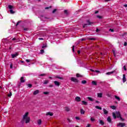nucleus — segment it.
<instances>
[{"label": "nucleus", "mask_w": 127, "mask_h": 127, "mask_svg": "<svg viewBox=\"0 0 127 127\" xmlns=\"http://www.w3.org/2000/svg\"><path fill=\"white\" fill-rule=\"evenodd\" d=\"M55 78H57L58 79H63V78L61 77H60L59 76H56Z\"/></svg>", "instance_id": "e433bc0d"}, {"label": "nucleus", "mask_w": 127, "mask_h": 127, "mask_svg": "<svg viewBox=\"0 0 127 127\" xmlns=\"http://www.w3.org/2000/svg\"><path fill=\"white\" fill-rule=\"evenodd\" d=\"M75 48V46H73L72 47V52H74L75 51V50L74 49Z\"/></svg>", "instance_id": "3c124183"}, {"label": "nucleus", "mask_w": 127, "mask_h": 127, "mask_svg": "<svg viewBox=\"0 0 127 127\" xmlns=\"http://www.w3.org/2000/svg\"><path fill=\"white\" fill-rule=\"evenodd\" d=\"M124 69L125 70V71H127V67H126V65H124Z\"/></svg>", "instance_id": "de8ad7c7"}, {"label": "nucleus", "mask_w": 127, "mask_h": 127, "mask_svg": "<svg viewBox=\"0 0 127 127\" xmlns=\"http://www.w3.org/2000/svg\"><path fill=\"white\" fill-rule=\"evenodd\" d=\"M65 111H66V112H70V108H69L68 107H66Z\"/></svg>", "instance_id": "473e14b6"}, {"label": "nucleus", "mask_w": 127, "mask_h": 127, "mask_svg": "<svg viewBox=\"0 0 127 127\" xmlns=\"http://www.w3.org/2000/svg\"><path fill=\"white\" fill-rule=\"evenodd\" d=\"M115 98L118 100V101H121V99L119 97V96H117V95H115Z\"/></svg>", "instance_id": "a878e982"}, {"label": "nucleus", "mask_w": 127, "mask_h": 127, "mask_svg": "<svg viewBox=\"0 0 127 127\" xmlns=\"http://www.w3.org/2000/svg\"><path fill=\"white\" fill-rule=\"evenodd\" d=\"M37 94H39V90H36L33 92V95L34 96L37 95Z\"/></svg>", "instance_id": "9b49d317"}, {"label": "nucleus", "mask_w": 127, "mask_h": 127, "mask_svg": "<svg viewBox=\"0 0 127 127\" xmlns=\"http://www.w3.org/2000/svg\"><path fill=\"white\" fill-rule=\"evenodd\" d=\"M49 78V79H51V80H52L53 79V77H52L51 76H50Z\"/></svg>", "instance_id": "69168bd1"}, {"label": "nucleus", "mask_w": 127, "mask_h": 127, "mask_svg": "<svg viewBox=\"0 0 127 127\" xmlns=\"http://www.w3.org/2000/svg\"><path fill=\"white\" fill-rule=\"evenodd\" d=\"M89 39H90V40H95V39H94L93 38H90Z\"/></svg>", "instance_id": "13d9d810"}, {"label": "nucleus", "mask_w": 127, "mask_h": 127, "mask_svg": "<svg viewBox=\"0 0 127 127\" xmlns=\"http://www.w3.org/2000/svg\"><path fill=\"white\" fill-rule=\"evenodd\" d=\"M20 81L21 83H24V78H23V77H21Z\"/></svg>", "instance_id": "bb28decb"}, {"label": "nucleus", "mask_w": 127, "mask_h": 127, "mask_svg": "<svg viewBox=\"0 0 127 127\" xmlns=\"http://www.w3.org/2000/svg\"><path fill=\"white\" fill-rule=\"evenodd\" d=\"M75 119H76V120H78V121H80V118H79L78 117H76Z\"/></svg>", "instance_id": "8fccbe9b"}, {"label": "nucleus", "mask_w": 127, "mask_h": 127, "mask_svg": "<svg viewBox=\"0 0 127 127\" xmlns=\"http://www.w3.org/2000/svg\"><path fill=\"white\" fill-rule=\"evenodd\" d=\"M87 24L88 25H91L93 23L91 22L89 20L87 21Z\"/></svg>", "instance_id": "c756f323"}, {"label": "nucleus", "mask_w": 127, "mask_h": 127, "mask_svg": "<svg viewBox=\"0 0 127 127\" xmlns=\"http://www.w3.org/2000/svg\"><path fill=\"white\" fill-rule=\"evenodd\" d=\"M96 109H97V110H102V107L96 106H95Z\"/></svg>", "instance_id": "cd10ccee"}, {"label": "nucleus", "mask_w": 127, "mask_h": 127, "mask_svg": "<svg viewBox=\"0 0 127 127\" xmlns=\"http://www.w3.org/2000/svg\"><path fill=\"white\" fill-rule=\"evenodd\" d=\"M45 74H40V76H45Z\"/></svg>", "instance_id": "4d7b16f0"}, {"label": "nucleus", "mask_w": 127, "mask_h": 127, "mask_svg": "<svg viewBox=\"0 0 127 127\" xmlns=\"http://www.w3.org/2000/svg\"><path fill=\"white\" fill-rule=\"evenodd\" d=\"M92 84L94 86H97V82H96L95 80L92 81Z\"/></svg>", "instance_id": "412c9836"}, {"label": "nucleus", "mask_w": 127, "mask_h": 127, "mask_svg": "<svg viewBox=\"0 0 127 127\" xmlns=\"http://www.w3.org/2000/svg\"><path fill=\"white\" fill-rule=\"evenodd\" d=\"M95 72H96V73H100V71L99 70H95Z\"/></svg>", "instance_id": "680f3d73"}, {"label": "nucleus", "mask_w": 127, "mask_h": 127, "mask_svg": "<svg viewBox=\"0 0 127 127\" xmlns=\"http://www.w3.org/2000/svg\"><path fill=\"white\" fill-rule=\"evenodd\" d=\"M48 83H49V81L48 80H45L44 84H48Z\"/></svg>", "instance_id": "72a5a7b5"}, {"label": "nucleus", "mask_w": 127, "mask_h": 127, "mask_svg": "<svg viewBox=\"0 0 127 127\" xmlns=\"http://www.w3.org/2000/svg\"><path fill=\"white\" fill-rule=\"evenodd\" d=\"M70 80L72 82H74L75 83H78V82H79V80H78V79L77 78H76V77H71L70 78Z\"/></svg>", "instance_id": "423d86ee"}, {"label": "nucleus", "mask_w": 127, "mask_h": 127, "mask_svg": "<svg viewBox=\"0 0 127 127\" xmlns=\"http://www.w3.org/2000/svg\"><path fill=\"white\" fill-rule=\"evenodd\" d=\"M27 86H28V87L29 88H31V87H32V85H31V84H28L27 85Z\"/></svg>", "instance_id": "79ce46f5"}, {"label": "nucleus", "mask_w": 127, "mask_h": 127, "mask_svg": "<svg viewBox=\"0 0 127 127\" xmlns=\"http://www.w3.org/2000/svg\"><path fill=\"white\" fill-rule=\"evenodd\" d=\"M21 22V21H19L17 23V24H16V26H17V25H18V24H19V23H20Z\"/></svg>", "instance_id": "a18cd8bd"}, {"label": "nucleus", "mask_w": 127, "mask_h": 127, "mask_svg": "<svg viewBox=\"0 0 127 127\" xmlns=\"http://www.w3.org/2000/svg\"><path fill=\"white\" fill-rule=\"evenodd\" d=\"M28 112H26L23 116V121L25 122L26 124H28L30 121V118L28 117Z\"/></svg>", "instance_id": "f257e3e1"}, {"label": "nucleus", "mask_w": 127, "mask_h": 127, "mask_svg": "<svg viewBox=\"0 0 127 127\" xmlns=\"http://www.w3.org/2000/svg\"><path fill=\"white\" fill-rule=\"evenodd\" d=\"M99 124L100 125H102V126H104V125H105V123L103 120H99Z\"/></svg>", "instance_id": "a211bd4d"}, {"label": "nucleus", "mask_w": 127, "mask_h": 127, "mask_svg": "<svg viewBox=\"0 0 127 127\" xmlns=\"http://www.w3.org/2000/svg\"><path fill=\"white\" fill-rule=\"evenodd\" d=\"M81 84H87V81H86V80H82L81 81Z\"/></svg>", "instance_id": "2f4dec72"}, {"label": "nucleus", "mask_w": 127, "mask_h": 127, "mask_svg": "<svg viewBox=\"0 0 127 127\" xmlns=\"http://www.w3.org/2000/svg\"><path fill=\"white\" fill-rule=\"evenodd\" d=\"M8 7L9 9L10 10V13H11V14H13L15 13V11H13V10H12L14 8V7H13L11 5H9L8 6Z\"/></svg>", "instance_id": "7ed1b4c3"}, {"label": "nucleus", "mask_w": 127, "mask_h": 127, "mask_svg": "<svg viewBox=\"0 0 127 127\" xmlns=\"http://www.w3.org/2000/svg\"><path fill=\"white\" fill-rule=\"evenodd\" d=\"M90 121H91V122H95V121H96V119H95V118H93V117H91V118H90Z\"/></svg>", "instance_id": "c85d7f7f"}, {"label": "nucleus", "mask_w": 127, "mask_h": 127, "mask_svg": "<svg viewBox=\"0 0 127 127\" xmlns=\"http://www.w3.org/2000/svg\"><path fill=\"white\" fill-rule=\"evenodd\" d=\"M88 100L89 101H90V102H93L94 101V99L92 97H87Z\"/></svg>", "instance_id": "b1692460"}, {"label": "nucleus", "mask_w": 127, "mask_h": 127, "mask_svg": "<svg viewBox=\"0 0 127 127\" xmlns=\"http://www.w3.org/2000/svg\"><path fill=\"white\" fill-rule=\"evenodd\" d=\"M49 87H50V88H52V87H53V85H49Z\"/></svg>", "instance_id": "0e129e2a"}, {"label": "nucleus", "mask_w": 127, "mask_h": 127, "mask_svg": "<svg viewBox=\"0 0 127 127\" xmlns=\"http://www.w3.org/2000/svg\"><path fill=\"white\" fill-rule=\"evenodd\" d=\"M43 94H44V95H48V94H49V92H44Z\"/></svg>", "instance_id": "a19ab883"}, {"label": "nucleus", "mask_w": 127, "mask_h": 127, "mask_svg": "<svg viewBox=\"0 0 127 127\" xmlns=\"http://www.w3.org/2000/svg\"><path fill=\"white\" fill-rule=\"evenodd\" d=\"M17 56H18V53H15V54L11 55V58H15Z\"/></svg>", "instance_id": "1a4fd4ad"}, {"label": "nucleus", "mask_w": 127, "mask_h": 127, "mask_svg": "<svg viewBox=\"0 0 127 127\" xmlns=\"http://www.w3.org/2000/svg\"><path fill=\"white\" fill-rule=\"evenodd\" d=\"M46 115L50 116V117H52V116H53V113H52V112H48V113H47Z\"/></svg>", "instance_id": "dca6fc26"}, {"label": "nucleus", "mask_w": 127, "mask_h": 127, "mask_svg": "<svg viewBox=\"0 0 127 127\" xmlns=\"http://www.w3.org/2000/svg\"><path fill=\"white\" fill-rule=\"evenodd\" d=\"M100 31V30L99 29H96V32H99Z\"/></svg>", "instance_id": "bf43d9fd"}, {"label": "nucleus", "mask_w": 127, "mask_h": 127, "mask_svg": "<svg viewBox=\"0 0 127 127\" xmlns=\"http://www.w3.org/2000/svg\"><path fill=\"white\" fill-rule=\"evenodd\" d=\"M97 97L98 98H102L103 97V93H97Z\"/></svg>", "instance_id": "ddd939ff"}, {"label": "nucleus", "mask_w": 127, "mask_h": 127, "mask_svg": "<svg viewBox=\"0 0 127 127\" xmlns=\"http://www.w3.org/2000/svg\"><path fill=\"white\" fill-rule=\"evenodd\" d=\"M45 47H46V46L45 45V46H43L42 47V48H45Z\"/></svg>", "instance_id": "338daca9"}, {"label": "nucleus", "mask_w": 127, "mask_h": 127, "mask_svg": "<svg viewBox=\"0 0 127 127\" xmlns=\"http://www.w3.org/2000/svg\"><path fill=\"white\" fill-rule=\"evenodd\" d=\"M113 117L114 119H117V118H120L121 117V113L120 112H116V113L115 112L113 113Z\"/></svg>", "instance_id": "f03ea898"}, {"label": "nucleus", "mask_w": 127, "mask_h": 127, "mask_svg": "<svg viewBox=\"0 0 127 127\" xmlns=\"http://www.w3.org/2000/svg\"><path fill=\"white\" fill-rule=\"evenodd\" d=\"M113 73H115V71L108 72H107L106 74V75H111L112 74H113Z\"/></svg>", "instance_id": "6ab92c4d"}, {"label": "nucleus", "mask_w": 127, "mask_h": 127, "mask_svg": "<svg viewBox=\"0 0 127 127\" xmlns=\"http://www.w3.org/2000/svg\"><path fill=\"white\" fill-rule=\"evenodd\" d=\"M109 30L110 31H111V32H114V29H110Z\"/></svg>", "instance_id": "603ef678"}, {"label": "nucleus", "mask_w": 127, "mask_h": 127, "mask_svg": "<svg viewBox=\"0 0 127 127\" xmlns=\"http://www.w3.org/2000/svg\"><path fill=\"white\" fill-rule=\"evenodd\" d=\"M11 93H10V94H9L8 95V97H11Z\"/></svg>", "instance_id": "6e6d98bb"}, {"label": "nucleus", "mask_w": 127, "mask_h": 127, "mask_svg": "<svg viewBox=\"0 0 127 127\" xmlns=\"http://www.w3.org/2000/svg\"><path fill=\"white\" fill-rule=\"evenodd\" d=\"M39 40H43V38H39Z\"/></svg>", "instance_id": "052dcab7"}, {"label": "nucleus", "mask_w": 127, "mask_h": 127, "mask_svg": "<svg viewBox=\"0 0 127 127\" xmlns=\"http://www.w3.org/2000/svg\"><path fill=\"white\" fill-rule=\"evenodd\" d=\"M126 126V124L125 123H119L118 125V127H124Z\"/></svg>", "instance_id": "0eeeda50"}, {"label": "nucleus", "mask_w": 127, "mask_h": 127, "mask_svg": "<svg viewBox=\"0 0 127 127\" xmlns=\"http://www.w3.org/2000/svg\"><path fill=\"white\" fill-rule=\"evenodd\" d=\"M103 113L105 115H108V114H109V112L105 109H103Z\"/></svg>", "instance_id": "f3484780"}, {"label": "nucleus", "mask_w": 127, "mask_h": 127, "mask_svg": "<svg viewBox=\"0 0 127 127\" xmlns=\"http://www.w3.org/2000/svg\"><path fill=\"white\" fill-rule=\"evenodd\" d=\"M64 12L65 14H68V10H65L64 11Z\"/></svg>", "instance_id": "ea45409f"}, {"label": "nucleus", "mask_w": 127, "mask_h": 127, "mask_svg": "<svg viewBox=\"0 0 127 127\" xmlns=\"http://www.w3.org/2000/svg\"><path fill=\"white\" fill-rule=\"evenodd\" d=\"M123 81L124 83H125V82L127 81V78H126V74H123Z\"/></svg>", "instance_id": "2eb2a0df"}, {"label": "nucleus", "mask_w": 127, "mask_h": 127, "mask_svg": "<svg viewBox=\"0 0 127 127\" xmlns=\"http://www.w3.org/2000/svg\"><path fill=\"white\" fill-rule=\"evenodd\" d=\"M119 118H120L121 121H122V122H124L125 121V119H124V118H122L121 116H120Z\"/></svg>", "instance_id": "4c0bfd02"}, {"label": "nucleus", "mask_w": 127, "mask_h": 127, "mask_svg": "<svg viewBox=\"0 0 127 127\" xmlns=\"http://www.w3.org/2000/svg\"><path fill=\"white\" fill-rule=\"evenodd\" d=\"M113 54L115 56V57H116L117 56V55L116 54V51H115V50H113Z\"/></svg>", "instance_id": "7c9ffc66"}, {"label": "nucleus", "mask_w": 127, "mask_h": 127, "mask_svg": "<svg viewBox=\"0 0 127 127\" xmlns=\"http://www.w3.org/2000/svg\"><path fill=\"white\" fill-rule=\"evenodd\" d=\"M19 42V39L18 38H14L11 40V42H13L14 43H16V42Z\"/></svg>", "instance_id": "20e7f679"}, {"label": "nucleus", "mask_w": 127, "mask_h": 127, "mask_svg": "<svg viewBox=\"0 0 127 127\" xmlns=\"http://www.w3.org/2000/svg\"><path fill=\"white\" fill-rule=\"evenodd\" d=\"M40 18L42 21H46V19H47V17L43 15L40 16Z\"/></svg>", "instance_id": "39448f33"}, {"label": "nucleus", "mask_w": 127, "mask_h": 127, "mask_svg": "<svg viewBox=\"0 0 127 127\" xmlns=\"http://www.w3.org/2000/svg\"><path fill=\"white\" fill-rule=\"evenodd\" d=\"M125 7H127V4H124Z\"/></svg>", "instance_id": "774afa93"}, {"label": "nucleus", "mask_w": 127, "mask_h": 127, "mask_svg": "<svg viewBox=\"0 0 127 127\" xmlns=\"http://www.w3.org/2000/svg\"><path fill=\"white\" fill-rule=\"evenodd\" d=\"M86 127H91V124H88Z\"/></svg>", "instance_id": "49530a36"}, {"label": "nucleus", "mask_w": 127, "mask_h": 127, "mask_svg": "<svg viewBox=\"0 0 127 127\" xmlns=\"http://www.w3.org/2000/svg\"><path fill=\"white\" fill-rule=\"evenodd\" d=\"M111 108L112 109V110H116V106H111Z\"/></svg>", "instance_id": "f704fd0d"}, {"label": "nucleus", "mask_w": 127, "mask_h": 127, "mask_svg": "<svg viewBox=\"0 0 127 127\" xmlns=\"http://www.w3.org/2000/svg\"><path fill=\"white\" fill-rule=\"evenodd\" d=\"M75 101L77 102H80L81 101V98H80L79 96H77L75 98Z\"/></svg>", "instance_id": "4468645a"}, {"label": "nucleus", "mask_w": 127, "mask_h": 127, "mask_svg": "<svg viewBox=\"0 0 127 127\" xmlns=\"http://www.w3.org/2000/svg\"><path fill=\"white\" fill-rule=\"evenodd\" d=\"M127 42H125L124 43V46H127Z\"/></svg>", "instance_id": "e2e57ef3"}, {"label": "nucleus", "mask_w": 127, "mask_h": 127, "mask_svg": "<svg viewBox=\"0 0 127 127\" xmlns=\"http://www.w3.org/2000/svg\"><path fill=\"white\" fill-rule=\"evenodd\" d=\"M54 84L56 86H58V87H59V86H60V83H59V82L57 81H55Z\"/></svg>", "instance_id": "9d476101"}, {"label": "nucleus", "mask_w": 127, "mask_h": 127, "mask_svg": "<svg viewBox=\"0 0 127 127\" xmlns=\"http://www.w3.org/2000/svg\"><path fill=\"white\" fill-rule=\"evenodd\" d=\"M67 122H68V123H71V120H70V119L69 118H68Z\"/></svg>", "instance_id": "5fc2aeb1"}, {"label": "nucleus", "mask_w": 127, "mask_h": 127, "mask_svg": "<svg viewBox=\"0 0 127 127\" xmlns=\"http://www.w3.org/2000/svg\"><path fill=\"white\" fill-rule=\"evenodd\" d=\"M57 10V9H55L53 11V13H54L56 12Z\"/></svg>", "instance_id": "09e8293b"}, {"label": "nucleus", "mask_w": 127, "mask_h": 127, "mask_svg": "<svg viewBox=\"0 0 127 127\" xmlns=\"http://www.w3.org/2000/svg\"><path fill=\"white\" fill-rule=\"evenodd\" d=\"M107 121L110 124H112V119H111V117L109 116L107 118Z\"/></svg>", "instance_id": "f8f14e48"}, {"label": "nucleus", "mask_w": 127, "mask_h": 127, "mask_svg": "<svg viewBox=\"0 0 127 127\" xmlns=\"http://www.w3.org/2000/svg\"><path fill=\"white\" fill-rule=\"evenodd\" d=\"M76 77L77 78H81V77H83V76H82V75H81L79 73H77V74H76Z\"/></svg>", "instance_id": "393cba45"}, {"label": "nucleus", "mask_w": 127, "mask_h": 127, "mask_svg": "<svg viewBox=\"0 0 127 127\" xmlns=\"http://www.w3.org/2000/svg\"><path fill=\"white\" fill-rule=\"evenodd\" d=\"M97 17H98V18H100V19L102 18V16H99V15H97Z\"/></svg>", "instance_id": "864d4df0"}, {"label": "nucleus", "mask_w": 127, "mask_h": 127, "mask_svg": "<svg viewBox=\"0 0 127 127\" xmlns=\"http://www.w3.org/2000/svg\"><path fill=\"white\" fill-rule=\"evenodd\" d=\"M30 61H31V60H28V59L26 60V62H27V63L30 62Z\"/></svg>", "instance_id": "37998d69"}, {"label": "nucleus", "mask_w": 127, "mask_h": 127, "mask_svg": "<svg viewBox=\"0 0 127 127\" xmlns=\"http://www.w3.org/2000/svg\"><path fill=\"white\" fill-rule=\"evenodd\" d=\"M82 105H84L85 106H87V104H88V103L85 101H82Z\"/></svg>", "instance_id": "4be33fe9"}, {"label": "nucleus", "mask_w": 127, "mask_h": 127, "mask_svg": "<svg viewBox=\"0 0 127 127\" xmlns=\"http://www.w3.org/2000/svg\"><path fill=\"white\" fill-rule=\"evenodd\" d=\"M81 41H85V39H81L79 40V41H77V43H76V44H77V45L79 44V43H80V42H81Z\"/></svg>", "instance_id": "aec40b11"}, {"label": "nucleus", "mask_w": 127, "mask_h": 127, "mask_svg": "<svg viewBox=\"0 0 127 127\" xmlns=\"http://www.w3.org/2000/svg\"><path fill=\"white\" fill-rule=\"evenodd\" d=\"M38 126H40L42 124V120L41 119H38L37 121Z\"/></svg>", "instance_id": "6e6552de"}, {"label": "nucleus", "mask_w": 127, "mask_h": 127, "mask_svg": "<svg viewBox=\"0 0 127 127\" xmlns=\"http://www.w3.org/2000/svg\"><path fill=\"white\" fill-rule=\"evenodd\" d=\"M87 24H84L82 25L83 28H85L86 26H87Z\"/></svg>", "instance_id": "c03bdc74"}, {"label": "nucleus", "mask_w": 127, "mask_h": 127, "mask_svg": "<svg viewBox=\"0 0 127 127\" xmlns=\"http://www.w3.org/2000/svg\"><path fill=\"white\" fill-rule=\"evenodd\" d=\"M106 96L107 97H108V98H110V97H111L112 95H111V94H110L109 93H107Z\"/></svg>", "instance_id": "c9c22d12"}, {"label": "nucleus", "mask_w": 127, "mask_h": 127, "mask_svg": "<svg viewBox=\"0 0 127 127\" xmlns=\"http://www.w3.org/2000/svg\"><path fill=\"white\" fill-rule=\"evenodd\" d=\"M80 113L81 114V115H84L85 114V110L82 109H80Z\"/></svg>", "instance_id": "5701e85b"}, {"label": "nucleus", "mask_w": 127, "mask_h": 127, "mask_svg": "<svg viewBox=\"0 0 127 127\" xmlns=\"http://www.w3.org/2000/svg\"><path fill=\"white\" fill-rule=\"evenodd\" d=\"M40 53L41 54H43V53H44V50H41Z\"/></svg>", "instance_id": "58836bf2"}]
</instances>
